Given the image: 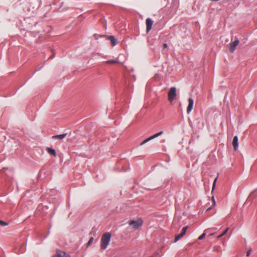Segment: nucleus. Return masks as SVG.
I'll return each mask as SVG.
<instances>
[{
  "label": "nucleus",
  "mask_w": 257,
  "mask_h": 257,
  "mask_svg": "<svg viewBox=\"0 0 257 257\" xmlns=\"http://www.w3.org/2000/svg\"><path fill=\"white\" fill-rule=\"evenodd\" d=\"M178 220H179V219H178L176 217H175L174 218L173 221V224H175L176 223H177L178 222Z\"/></svg>",
  "instance_id": "obj_21"
},
{
  "label": "nucleus",
  "mask_w": 257,
  "mask_h": 257,
  "mask_svg": "<svg viewBox=\"0 0 257 257\" xmlns=\"http://www.w3.org/2000/svg\"><path fill=\"white\" fill-rule=\"evenodd\" d=\"M153 24V21L151 18H147L146 20L147 32L148 33L152 29Z\"/></svg>",
  "instance_id": "obj_9"
},
{
  "label": "nucleus",
  "mask_w": 257,
  "mask_h": 257,
  "mask_svg": "<svg viewBox=\"0 0 257 257\" xmlns=\"http://www.w3.org/2000/svg\"><path fill=\"white\" fill-rule=\"evenodd\" d=\"M66 135H67V133L61 134V135H57L53 136L52 137V138L54 139H59L60 140H62L66 136Z\"/></svg>",
  "instance_id": "obj_13"
},
{
  "label": "nucleus",
  "mask_w": 257,
  "mask_h": 257,
  "mask_svg": "<svg viewBox=\"0 0 257 257\" xmlns=\"http://www.w3.org/2000/svg\"><path fill=\"white\" fill-rule=\"evenodd\" d=\"M212 201L213 202V203H214V204H215V199H214V196H212Z\"/></svg>",
  "instance_id": "obj_24"
},
{
  "label": "nucleus",
  "mask_w": 257,
  "mask_h": 257,
  "mask_svg": "<svg viewBox=\"0 0 257 257\" xmlns=\"http://www.w3.org/2000/svg\"><path fill=\"white\" fill-rule=\"evenodd\" d=\"M143 221L142 219H138L137 220L134 221L132 220L129 222V224L130 225L133 226V228L134 229H138L141 227L143 225Z\"/></svg>",
  "instance_id": "obj_2"
},
{
  "label": "nucleus",
  "mask_w": 257,
  "mask_h": 257,
  "mask_svg": "<svg viewBox=\"0 0 257 257\" xmlns=\"http://www.w3.org/2000/svg\"><path fill=\"white\" fill-rule=\"evenodd\" d=\"M167 47H168V45H167V43H164V44H163V48H164V49H166V48H167Z\"/></svg>",
  "instance_id": "obj_23"
},
{
  "label": "nucleus",
  "mask_w": 257,
  "mask_h": 257,
  "mask_svg": "<svg viewBox=\"0 0 257 257\" xmlns=\"http://www.w3.org/2000/svg\"><path fill=\"white\" fill-rule=\"evenodd\" d=\"M176 96V89L175 87H171L168 92V99L172 102Z\"/></svg>",
  "instance_id": "obj_3"
},
{
  "label": "nucleus",
  "mask_w": 257,
  "mask_h": 257,
  "mask_svg": "<svg viewBox=\"0 0 257 257\" xmlns=\"http://www.w3.org/2000/svg\"><path fill=\"white\" fill-rule=\"evenodd\" d=\"M52 257H71L69 254L67 253L66 252L57 250L56 254H54Z\"/></svg>",
  "instance_id": "obj_5"
},
{
  "label": "nucleus",
  "mask_w": 257,
  "mask_h": 257,
  "mask_svg": "<svg viewBox=\"0 0 257 257\" xmlns=\"http://www.w3.org/2000/svg\"><path fill=\"white\" fill-rule=\"evenodd\" d=\"M46 150L50 155L56 157V153L54 149L48 147L47 148Z\"/></svg>",
  "instance_id": "obj_12"
},
{
  "label": "nucleus",
  "mask_w": 257,
  "mask_h": 257,
  "mask_svg": "<svg viewBox=\"0 0 257 257\" xmlns=\"http://www.w3.org/2000/svg\"><path fill=\"white\" fill-rule=\"evenodd\" d=\"M163 134V131H161L150 137H149L148 138L146 139V140H145L144 141H143L141 143V145H143L144 144H145V143L148 142L149 141L155 139V138H156L157 137H158L159 136H161V135H162Z\"/></svg>",
  "instance_id": "obj_4"
},
{
  "label": "nucleus",
  "mask_w": 257,
  "mask_h": 257,
  "mask_svg": "<svg viewBox=\"0 0 257 257\" xmlns=\"http://www.w3.org/2000/svg\"><path fill=\"white\" fill-rule=\"evenodd\" d=\"M221 247L220 246H216L214 247V250L219 251L220 250Z\"/></svg>",
  "instance_id": "obj_20"
},
{
  "label": "nucleus",
  "mask_w": 257,
  "mask_h": 257,
  "mask_svg": "<svg viewBox=\"0 0 257 257\" xmlns=\"http://www.w3.org/2000/svg\"><path fill=\"white\" fill-rule=\"evenodd\" d=\"M207 230H205L204 231V232L203 233H202L199 237H198V239L199 240H201L203 238H204V237L205 236L206 234V231H207Z\"/></svg>",
  "instance_id": "obj_15"
},
{
  "label": "nucleus",
  "mask_w": 257,
  "mask_h": 257,
  "mask_svg": "<svg viewBox=\"0 0 257 257\" xmlns=\"http://www.w3.org/2000/svg\"><path fill=\"white\" fill-rule=\"evenodd\" d=\"M228 230V228H227L222 233H221L220 235H218L217 237V238L219 239L220 238H221L222 236H223L224 235H225L227 232Z\"/></svg>",
  "instance_id": "obj_14"
},
{
  "label": "nucleus",
  "mask_w": 257,
  "mask_h": 257,
  "mask_svg": "<svg viewBox=\"0 0 257 257\" xmlns=\"http://www.w3.org/2000/svg\"><path fill=\"white\" fill-rule=\"evenodd\" d=\"M117 61L116 60H108L106 61V63L107 64H113V63H116Z\"/></svg>",
  "instance_id": "obj_17"
},
{
  "label": "nucleus",
  "mask_w": 257,
  "mask_h": 257,
  "mask_svg": "<svg viewBox=\"0 0 257 257\" xmlns=\"http://www.w3.org/2000/svg\"><path fill=\"white\" fill-rule=\"evenodd\" d=\"M103 37L106 38V40L110 41L113 46H115L117 44V40L114 36H104Z\"/></svg>",
  "instance_id": "obj_10"
},
{
  "label": "nucleus",
  "mask_w": 257,
  "mask_h": 257,
  "mask_svg": "<svg viewBox=\"0 0 257 257\" xmlns=\"http://www.w3.org/2000/svg\"><path fill=\"white\" fill-rule=\"evenodd\" d=\"M93 237H91L89 239V241H88V243H87V245H88V246L92 244V242H93Z\"/></svg>",
  "instance_id": "obj_18"
},
{
  "label": "nucleus",
  "mask_w": 257,
  "mask_h": 257,
  "mask_svg": "<svg viewBox=\"0 0 257 257\" xmlns=\"http://www.w3.org/2000/svg\"><path fill=\"white\" fill-rule=\"evenodd\" d=\"M188 229V226L184 227L180 233L175 236L174 242H176L182 238L186 233V231Z\"/></svg>",
  "instance_id": "obj_6"
},
{
  "label": "nucleus",
  "mask_w": 257,
  "mask_h": 257,
  "mask_svg": "<svg viewBox=\"0 0 257 257\" xmlns=\"http://www.w3.org/2000/svg\"><path fill=\"white\" fill-rule=\"evenodd\" d=\"M0 224L2 226H7L8 224V223L7 222H5V221H4L3 220H0Z\"/></svg>",
  "instance_id": "obj_19"
},
{
  "label": "nucleus",
  "mask_w": 257,
  "mask_h": 257,
  "mask_svg": "<svg viewBox=\"0 0 257 257\" xmlns=\"http://www.w3.org/2000/svg\"><path fill=\"white\" fill-rule=\"evenodd\" d=\"M214 235V233H212L210 234V235H210V236H212V235Z\"/></svg>",
  "instance_id": "obj_25"
},
{
  "label": "nucleus",
  "mask_w": 257,
  "mask_h": 257,
  "mask_svg": "<svg viewBox=\"0 0 257 257\" xmlns=\"http://www.w3.org/2000/svg\"><path fill=\"white\" fill-rule=\"evenodd\" d=\"M238 137L237 136H235L233 137V140H232V145L233 147V148L234 150H237L238 149Z\"/></svg>",
  "instance_id": "obj_11"
},
{
  "label": "nucleus",
  "mask_w": 257,
  "mask_h": 257,
  "mask_svg": "<svg viewBox=\"0 0 257 257\" xmlns=\"http://www.w3.org/2000/svg\"><path fill=\"white\" fill-rule=\"evenodd\" d=\"M251 249H249L247 252H246V255L248 256L250 255V252H251Z\"/></svg>",
  "instance_id": "obj_22"
},
{
  "label": "nucleus",
  "mask_w": 257,
  "mask_h": 257,
  "mask_svg": "<svg viewBox=\"0 0 257 257\" xmlns=\"http://www.w3.org/2000/svg\"><path fill=\"white\" fill-rule=\"evenodd\" d=\"M194 104V100L192 98L189 97L188 99V105L187 108V113L189 114L192 110Z\"/></svg>",
  "instance_id": "obj_8"
},
{
  "label": "nucleus",
  "mask_w": 257,
  "mask_h": 257,
  "mask_svg": "<svg viewBox=\"0 0 257 257\" xmlns=\"http://www.w3.org/2000/svg\"><path fill=\"white\" fill-rule=\"evenodd\" d=\"M111 234L110 232H107L103 234L101 238V248L105 249L107 248L110 240Z\"/></svg>",
  "instance_id": "obj_1"
},
{
  "label": "nucleus",
  "mask_w": 257,
  "mask_h": 257,
  "mask_svg": "<svg viewBox=\"0 0 257 257\" xmlns=\"http://www.w3.org/2000/svg\"><path fill=\"white\" fill-rule=\"evenodd\" d=\"M239 42V40L237 39L230 44L229 50L231 52H233L234 51L236 47L238 45Z\"/></svg>",
  "instance_id": "obj_7"
},
{
  "label": "nucleus",
  "mask_w": 257,
  "mask_h": 257,
  "mask_svg": "<svg viewBox=\"0 0 257 257\" xmlns=\"http://www.w3.org/2000/svg\"><path fill=\"white\" fill-rule=\"evenodd\" d=\"M217 179V177H216V178H215V179L214 180L213 183V185H212V192L213 191V190H214V189H215V184H216V182Z\"/></svg>",
  "instance_id": "obj_16"
}]
</instances>
